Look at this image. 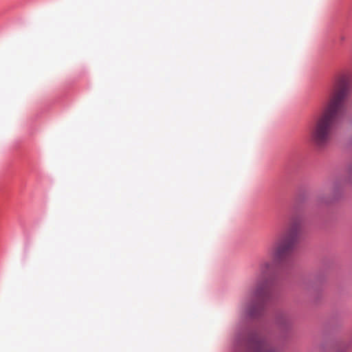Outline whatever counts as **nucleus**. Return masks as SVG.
<instances>
[{
  "mask_svg": "<svg viewBox=\"0 0 352 352\" xmlns=\"http://www.w3.org/2000/svg\"><path fill=\"white\" fill-rule=\"evenodd\" d=\"M349 86V80L347 76L339 77L329 102L316 118L311 131V137L318 146H324L331 140L334 124L342 110V102L348 93Z\"/></svg>",
  "mask_w": 352,
  "mask_h": 352,
  "instance_id": "1",
  "label": "nucleus"
},
{
  "mask_svg": "<svg viewBox=\"0 0 352 352\" xmlns=\"http://www.w3.org/2000/svg\"><path fill=\"white\" fill-rule=\"evenodd\" d=\"M273 265L274 261L267 258L260 261L254 283L250 289L251 299L242 302L239 307V312L242 316L256 318L263 313L265 300L270 293V275Z\"/></svg>",
  "mask_w": 352,
  "mask_h": 352,
  "instance_id": "2",
  "label": "nucleus"
},
{
  "mask_svg": "<svg viewBox=\"0 0 352 352\" xmlns=\"http://www.w3.org/2000/svg\"><path fill=\"white\" fill-rule=\"evenodd\" d=\"M302 220L299 217L292 219L287 234L278 239L273 248L274 261L285 259L293 251L302 229Z\"/></svg>",
  "mask_w": 352,
  "mask_h": 352,
  "instance_id": "3",
  "label": "nucleus"
},
{
  "mask_svg": "<svg viewBox=\"0 0 352 352\" xmlns=\"http://www.w3.org/2000/svg\"><path fill=\"white\" fill-rule=\"evenodd\" d=\"M250 352H278L265 339L256 336L250 338Z\"/></svg>",
  "mask_w": 352,
  "mask_h": 352,
  "instance_id": "4",
  "label": "nucleus"
},
{
  "mask_svg": "<svg viewBox=\"0 0 352 352\" xmlns=\"http://www.w3.org/2000/svg\"><path fill=\"white\" fill-rule=\"evenodd\" d=\"M276 324L283 329L287 328L291 324V319L287 314H278L276 319Z\"/></svg>",
  "mask_w": 352,
  "mask_h": 352,
  "instance_id": "5",
  "label": "nucleus"
}]
</instances>
